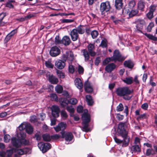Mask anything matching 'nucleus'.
<instances>
[{"mask_svg": "<svg viewBox=\"0 0 157 157\" xmlns=\"http://www.w3.org/2000/svg\"><path fill=\"white\" fill-rule=\"evenodd\" d=\"M123 109L124 107L122 104L120 103L117 107V110L118 112L121 111L123 110Z\"/></svg>", "mask_w": 157, "mask_h": 157, "instance_id": "51", "label": "nucleus"}, {"mask_svg": "<svg viewBox=\"0 0 157 157\" xmlns=\"http://www.w3.org/2000/svg\"><path fill=\"white\" fill-rule=\"evenodd\" d=\"M155 154V153L152 148L147 149L146 150V155L147 156H149L151 155H154Z\"/></svg>", "mask_w": 157, "mask_h": 157, "instance_id": "33", "label": "nucleus"}, {"mask_svg": "<svg viewBox=\"0 0 157 157\" xmlns=\"http://www.w3.org/2000/svg\"><path fill=\"white\" fill-rule=\"evenodd\" d=\"M111 19L113 20V22L115 23V24L118 23L119 20H117V18L114 16H112L111 17Z\"/></svg>", "mask_w": 157, "mask_h": 157, "instance_id": "60", "label": "nucleus"}, {"mask_svg": "<svg viewBox=\"0 0 157 157\" xmlns=\"http://www.w3.org/2000/svg\"><path fill=\"white\" fill-rule=\"evenodd\" d=\"M110 61H112V59L111 57L106 58L103 61V65H105L107 64Z\"/></svg>", "mask_w": 157, "mask_h": 157, "instance_id": "52", "label": "nucleus"}, {"mask_svg": "<svg viewBox=\"0 0 157 157\" xmlns=\"http://www.w3.org/2000/svg\"><path fill=\"white\" fill-rule=\"evenodd\" d=\"M60 133L62 135V138H64L66 141L69 142L72 140L73 136L71 132L62 131Z\"/></svg>", "mask_w": 157, "mask_h": 157, "instance_id": "10", "label": "nucleus"}, {"mask_svg": "<svg viewBox=\"0 0 157 157\" xmlns=\"http://www.w3.org/2000/svg\"><path fill=\"white\" fill-rule=\"evenodd\" d=\"M123 81L127 84H131L132 83L133 78L132 77L126 78Z\"/></svg>", "mask_w": 157, "mask_h": 157, "instance_id": "32", "label": "nucleus"}, {"mask_svg": "<svg viewBox=\"0 0 157 157\" xmlns=\"http://www.w3.org/2000/svg\"><path fill=\"white\" fill-rule=\"evenodd\" d=\"M18 138H20L21 140V145L23 144L25 145H28L29 144V141L25 139L26 137V135L25 133L21 132L17 135Z\"/></svg>", "mask_w": 157, "mask_h": 157, "instance_id": "12", "label": "nucleus"}, {"mask_svg": "<svg viewBox=\"0 0 157 157\" xmlns=\"http://www.w3.org/2000/svg\"><path fill=\"white\" fill-rule=\"evenodd\" d=\"M112 61L115 62L118 61L119 62L122 61L124 60L125 57L122 56L119 50H115L114 52L113 56L111 57Z\"/></svg>", "mask_w": 157, "mask_h": 157, "instance_id": "4", "label": "nucleus"}, {"mask_svg": "<svg viewBox=\"0 0 157 157\" xmlns=\"http://www.w3.org/2000/svg\"><path fill=\"white\" fill-rule=\"evenodd\" d=\"M135 2L134 1H131L128 3V6L130 9L132 8L135 6Z\"/></svg>", "mask_w": 157, "mask_h": 157, "instance_id": "54", "label": "nucleus"}, {"mask_svg": "<svg viewBox=\"0 0 157 157\" xmlns=\"http://www.w3.org/2000/svg\"><path fill=\"white\" fill-rule=\"evenodd\" d=\"M66 109L70 113V116H72V114H73L74 112V109L73 108L72 106H67L66 107Z\"/></svg>", "mask_w": 157, "mask_h": 157, "instance_id": "41", "label": "nucleus"}, {"mask_svg": "<svg viewBox=\"0 0 157 157\" xmlns=\"http://www.w3.org/2000/svg\"><path fill=\"white\" fill-rule=\"evenodd\" d=\"M45 65L48 68H53L54 67V65L52 63V61L50 60L45 62Z\"/></svg>", "mask_w": 157, "mask_h": 157, "instance_id": "37", "label": "nucleus"}, {"mask_svg": "<svg viewBox=\"0 0 157 157\" xmlns=\"http://www.w3.org/2000/svg\"><path fill=\"white\" fill-rule=\"evenodd\" d=\"M25 129L27 133L29 134H31L33 132V128L30 124H27Z\"/></svg>", "mask_w": 157, "mask_h": 157, "instance_id": "26", "label": "nucleus"}, {"mask_svg": "<svg viewBox=\"0 0 157 157\" xmlns=\"http://www.w3.org/2000/svg\"><path fill=\"white\" fill-rule=\"evenodd\" d=\"M82 55L85 58V60L87 61L89 59L90 56L88 52L86 49H83L82 51Z\"/></svg>", "mask_w": 157, "mask_h": 157, "instance_id": "27", "label": "nucleus"}, {"mask_svg": "<svg viewBox=\"0 0 157 157\" xmlns=\"http://www.w3.org/2000/svg\"><path fill=\"white\" fill-rule=\"evenodd\" d=\"M62 43L65 45H68L70 44L71 41L69 37L67 36H66L62 38Z\"/></svg>", "mask_w": 157, "mask_h": 157, "instance_id": "22", "label": "nucleus"}, {"mask_svg": "<svg viewBox=\"0 0 157 157\" xmlns=\"http://www.w3.org/2000/svg\"><path fill=\"white\" fill-rule=\"evenodd\" d=\"M50 109L52 115L54 117L57 118L59 117L60 109L58 106L55 105H53Z\"/></svg>", "mask_w": 157, "mask_h": 157, "instance_id": "9", "label": "nucleus"}, {"mask_svg": "<svg viewBox=\"0 0 157 157\" xmlns=\"http://www.w3.org/2000/svg\"><path fill=\"white\" fill-rule=\"evenodd\" d=\"M82 122H89L90 120V115L86 112L84 113L82 115Z\"/></svg>", "mask_w": 157, "mask_h": 157, "instance_id": "21", "label": "nucleus"}, {"mask_svg": "<svg viewBox=\"0 0 157 157\" xmlns=\"http://www.w3.org/2000/svg\"><path fill=\"white\" fill-rule=\"evenodd\" d=\"M68 70L70 73L71 74H73L75 71V68L73 65H70L68 67Z\"/></svg>", "mask_w": 157, "mask_h": 157, "instance_id": "49", "label": "nucleus"}, {"mask_svg": "<svg viewBox=\"0 0 157 157\" xmlns=\"http://www.w3.org/2000/svg\"><path fill=\"white\" fill-rule=\"evenodd\" d=\"M116 68L115 65L112 63L108 64L105 68V70L108 73L111 72Z\"/></svg>", "mask_w": 157, "mask_h": 157, "instance_id": "19", "label": "nucleus"}, {"mask_svg": "<svg viewBox=\"0 0 157 157\" xmlns=\"http://www.w3.org/2000/svg\"><path fill=\"white\" fill-rule=\"evenodd\" d=\"M136 24V29L137 31L141 32V30L143 29V26L145 24L144 21L143 19H136L134 22Z\"/></svg>", "mask_w": 157, "mask_h": 157, "instance_id": "6", "label": "nucleus"}, {"mask_svg": "<svg viewBox=\"0 0 157 157\" xmlns=\"http://www.w3.org/2000/svg\"><path fill=\"white\" fill-rule=\"evenodd\" d=\"M127 124L126 122H120L118 125L117 132L123 138L122 140L117 138L116 136L114 137L115 142L118 144L122 143L123 147L127 146L129 142V138L128 136L127 132L125 129L127 126Z\"/></svg>", "mask_w": 157, "mask_h": 157, "instance_id": "1", "label": "nucleus"}, {"mask_svg": "<svg viewBox=\"0 0 157 157\" xmlns=\"http://www.w3.org/2000/svg\"><path fill=\"white\" fill-rule=\"evenodd\" d=\"M56 73L58 77L60 78H64V74L61 71L57 70Z\"/></svg>", "mask_w": 157, "mask_h": 157, "instance_id": "45", "label": "nucleus"}, {"mask_svg": "<svg viewBox=\"0 0 157 157\" xmlns=\"http://www.w3.org/2000/svg\"><path fill=\"white\" fill-rule=\"evenodd\" d=\"M55 43L56 44H60L62 43V40L59 39L58 36H56L55 38Z\"/></svg>", "mask_w": 157, "mask_h": 157, "instance_id": "56", "label": "nucleus"}, {"mask_svg": "<svg viewBox=\"0 0 157 157\" xmlns=\"http://www.w3.org/2000/svg\"><path fill=\"white\" fill-rule=\"evenodd\" d=\"M14 151L13 149L7 150L6 152H0V156L1 157H11Z\"/></svg>", "mask_w": 157, "mask_h": 157, "instance_id": "14", "label": "nucleus"}, {"mask_svg": "<svg viewBox=\"0 0 157 157\" xmlns=\"http://www.w3.org/2000/svg\"><path fill=\"white\" fill-rule=\"evenodd\" d=\"M133 91L130 90L127 87H119L117 89L116 91L117 94L126 100H130L132 97L131 94Z\"/></svg>", "mask_w": 157, "mask_h": 157, "instance_id": "2", "label": "nucleus"}, {"mask_svg": "<svg viewBox=\"0 0 157 157\" xmlns=\"http://www.w3.org/2000/svg\"><path fill=\"white\" fill-rule=\"evenodd\" d=\"M69 103V101L66 99H64L62 101L61 103V105L62 107H64L66 106L67 104Z\"/></svg>", "mask_w": 157, "mask_h": 157, "instance_id": "47", "label": "nucleus"}, {"mask_svg": "<svg viewBox=\"0 0 157 157\" xmlns=\"http://www.w3.org/2000/svg\"><path fill=\"white\" fill-rule=\"evenodd\" d=\"M6 15V14L5 13H2L0 14V26L4 25V23L2 21V20Z\"/></svg>", "mask_w": 157, "mask_h": 157, "instance_id": "40", "label": "nucleus"}, {"mask_svg": "<svg viewBox=\"0 0 157 157\" xmlns=\"http://www.w3.org/2000/svg\"><path fill=\"white\" fill-rule=\"evenodd\" d=\"M55 90L57 93L60 94L63 91V88L61 86L58 85L55 87Z\"/></svg>", "mask_w": 157, "mask_h": 157, "instance_id": "38", "label": "nucleus"}, {"mask_svg": "<svg viewBox=\"0 0 157 157\" xmlns=\"http://www.w3.org/2000/svg\"><path fill=\"white\" fill-rule=\"evenodd\" d=\"M13 150L14 151H15L16 153V154L15 155V157H19L17 156V154L19 155H21L27 153V149L26 148H25L23 149H18L17 150L13 149Z\"/></svg>", "mask_w": 157, "mask_h": 157, "instance_id": "20", "label": "nucleus"}, {"mask_svg": "<svg viewBox=\"0 0 157 157\" xmlns=\"http://www.w3.org/2000/svg\"><path fill=\"white\" fill-rule=\"evenodd\" d=\"M40 119L42 121H43L45 118V114L43 113H42L40 114Z\"/></svg>", "mask_w": 157, "mask_h": 157, "instance_id": "64", "label": "nucleus"}, {"mask_svg": "<svg viewBox=\"0 0 157 157\" xmlns=\"http://www.w3.org/2000/svg\"><path fill=\"white\" fill-rule=\"evenodd\" d=\"M55 66L57 68L62 69L65 67V63L64 61L59 59L55 62Z\"/></svg>", "mask_w": 157, "mask_h": 157, "instance_id": "17", "label": "nucleus"}, {"mask_svg": "<svg viewBox=\"0 0 157 157\" xmlns=\"http://www.w3.org/2000/svg\"><path fill=\"white\" fill-rule=\"evenodd\" d=\"M27 124V123H22L18 127L19 130L21 131L24 129H26Z\"/></svg>", "mask_w": 157, "mask_h": 157, "instance_id": "42", "label": "nucleus"}, {"mask_svg": "<svg viewBox=\"0 0 157 157\" xmlns=\"http://www.w3.org/2000/svg\"><path fill=\"white\" fill-rule=\"evenodd\" d=\"M62 59L65 61H72L74 59V56L72 52L70 51H67L65 54L63 55L62 57Z\"/></svg>", "mask_w": 157, "mask_h": 157, "instance_id": "8", "label": "nucleus"}, {"mask_svg": "<svg viewBox=\"0 0 157 157\" xmlns=\"http://www.w3.org/2000/svg\"><path fill=\"white\" fill-rule=\"evenodd\" d=\"M78 72L79 74H83L84 72L83 68L81 66L79 65L78 67Z\"/></svg>", "mask_w": 157, "mask_h": 157, "instance_id": "57", "label": "nucleus"}, {"mask_svg": "<svg viewBox=\"0 0 157 157\" xmlns=\"http://www.w3.org/2000/svg\"><path fill=\"white\" fill-rule=\"evenodd\" d=\"M111 8L110 3L108 1L102 2L100 5V10L102 14L104 12H107Z\"/></svg>", "mask_w": 157, "mask_h": 157, "instance_id": "5", "label": "nucleus"}, {"mask_svg": "<svg viewBox=\"0 0 157 157\" xmlns=\"http://www.w3.org/2000/svg\"><path fill=\"white\" fill-rule=\"evenodd\" d=\"M124 66L129 68H132L134 66L133 62L131 60L125 61L124 63Z\"/></svg>", "mask_w": 157, "mask_h": 157, "instance_id": "25", "label": "nucleus"}, {"mask_svg": "<svg viewBox=\"0 0 157 157\" xmlns=\"http://www.w3.org/2000/svg\"><path fill=\"white\" fill-rule=\"evenodd\" d=\"M92 37L93 39H95L96 38L98 35V32L95 30L93 31L91 33Z\"/></svg>", "mask_w": 157, "mask_h": 157, "instance_id": "43", "label": "nucleus"}, {"mask_svg": "<svg viewBox=\"0 0 157 157\" xmlns=\"http://www.w3.org/2000/svg\"><path fill=\"white\" fill-rule=\"evenodd\" d=\"M10 139V136L9 135H5L4 136V141L6 143L9 142Z\"/></svg>", "mask_w": 157, "mask_h": 157, "instance_id": "50", "label": "nucleus"}, {"mask_svg": "<svg viewBox=\"0 0 157 157\" xmlns=\"http://www.w3.org/2000/svg\"><path fill=\"white\" fill-rule=\"evenodd\" d=\"M48 80L52 83L54 84H56L58 81V79L53 75L50 76L48 77Z\"/></svg>", "mask_w": 157, "mask_h": 157, "instance_id": "28", "label": "nucleus"}, {"mask_svg": "<svg viewBox=\"0 0 157 157\" xmlns=\"http://www.w3.org/2000/svg\"><path fill=\"white\" fill-rule=\"evenodd\" d=\"M38 146L43 153L47 151L51 147V145L50 144L44 143L43 142H40L38 143Z\"/></svg>", "mask_w": 157, "mask_h": 157, "instance_id": "7", "label": "nucleus"}, {"mask_svg": "<svg viewBox=\"0 0 157 157\" xmlns=\"http://www.w3.org/2000/svg\"><path fill=\"white\" fill-rule=\"evenodd\" d=\"M144 34L150 40L155 41L157 40V37H155L151 34H147V33H145Z\"/></svg>", "mask_w": 157, "mask_h": 157, "instance_id": "36", "label": "nucleus"}, {"mask_svg": "<svg viewBox=\"0 0 157 157\" xmlns=\"http://www.w3.org/2000/svg\"><path fill=\"white\" fill-rule=\"evenodd\" d=\"M99 46L102 48H106L107 46L106 40L105 39L102 40Z\"/></svg>", "mask_w": 157, "mask_h": 157, "instance_id": "44", "label": "nucleus"}, {"mask_svg": "<svg viewBox=\"0 0 157 157\" xmlns=\"http://www.w3.org/2000/svg\"><path fill=\"white\" fill-rule=\"evenodd\" d=\"M148 104L147 103H144L141 105V108L144 110H147L148 108Z\"/></svg>", "mask_w": 157, "mask_h": 157, "instance_id": "59", "label": "nucleus"}, {"mask_svg": "<svg viewBox=\"0 0 157 157\" xmlns=\"http://www.w3.org/2000/svg\"><path fill=\"white\" fill-rule=\"evenodd\" d=\"M87 48L89 53L91 56H94L96 55V53L94 51L95 49L94 44H89L87 46Z\"/></svg>", "mask_w": 157, "mask_h": 157, "instance_id": "16", "label": "nucleus"}, {"mask_svg": "<svg viewBox=\"0 0 157 157\" xmlns=\"http://www.w3.org/2000/svg\"><path fill=\"white\" fill-rule=\"evenodd\" d=\"M88 122H82V124L83 126L82 128V130L86 132H88L89 131V128H88Z\"/></svg>", "mask_w": 157, "mask_h": 157, "instance_id": "30", "label": "nucleus"}, {"mask_svg": "<svg viewBox=\"0 0 157 157\" xmlns=\"http://www.w3.org/2000/svg\"><path fill=\"white\" fill-rule=\"evenodd\" d=\"M51 99L52 100L57 101L58 100V98L56 95L55 94H51L50 95Z\"/></svg>", "mask_w": 157, "mask_h": 157, "instance_id": "55", "label": "nucleus"}, {"mask_svg": "<svg viewBox=\"0 0 157 157\" xmlns=\"http://www.w3.org/2000/svg\"><path fill=\"white\" fill-rule=\"evenodd\" d=\"M123 4L122 0H115V6L117 9L119 10L121 9L122 7Z\"/></svg>", "mask_w": 157, "mask_h": 157, "instance_id": "24", "label": "nucleus"}, {"mask_svg": "<svg viewBox=\"0 0 157 157\" xmlns=\"http://www.w3.org/2000/svg\"><path fill=\"white\" fill-rule=\"evenodd\" d=\"M30 121L31 122L34 123L37 121L36 117L35 116H33L30 117Z\"/></svg>", "mask_w": 157, "mask_h": 157, "instance_id": "61", "label": "nucleus"}, {"mask_svg": "<svg viewBox=\"0 0 157 157\" xmlns=\"http://www.w3.org/2000/svg\"><path fill=\"white\" fill-rule=\"evenodd\" d=\"M61 137V136L59 134H54L51 136V140H56Z\"/></svg>", "mask_w": 157, "mask_h": 157, "instance_id": "46", "label": "nucleus"}, {"mask_svg": "<svg viewBox=\"0 0 157 157\" xmlns=\"http://www.w3.org/2000/svg\"><path fill=\"white\" fill-rule=\"evenodd\" d=\"M42 138L44 141H50L51 140V136L49 135L46 134L42 135Z\"/></svg>", "mask_w": 157, "mask_h": 157, "instance_id": "34", "label": "nucleus"}, {"mask_svg": "<svg viewBox=\"0 0 157 157\" xmlns=\"http://www.w3.org/2000/svg\"><path fill=\"white\" fill-rule=\"evenodd\" d=\"M154 26V24L153 23L151 22L150 23L149 25L147 27V32H150L151 30L152 27Z\"/></svg>", "mask_w": 157, "mask_h": 157, "instance_id": "53", "label": "nucleus"}, {"mask_svg": "<svg viewBox=\"0 0 157 157\" xmlns=\"http://www.w3.org/2000/svg\"><path fill=\"white\" fill-rule=\"evenodd\" d=\"M55 118H56L54 117L52 118H51V126H53L55 125L56 121V119Z\"/></svg>", "mask_w": 157, "mask_h": 157, "instance_id": "63", "label": "nucleus"}, {"mask_svg": "<svg viewBox=\"0 0 157 157\" xmlns=\"http://www.w3.org/2000/svg\"><path fill=\"white\" fill-rule=\"evenodd\" d=\"M145 3L142 1H140L139 2L138 5V7L139 9L143 11L145 7Z\"/></svg>", "mask_w": 157, "mask_h": 157, "instance_id": "31", "label": "nucleus"}, {"mask_svg": "<svg viewBox=\"0 0 157 157\" xmlns=\"http://www.w3.org/2000/svg\"><path fill=\"white\" fill-rule=\"evenodd\" d=\"M75 83L76 87L80 90L81 92H82L83 85L81 79L78 78H76L75 80Z\"/></svg>", "mask_w": 157, "mask_h": 157, "instance_id": "18", "label": "nucleus"}, {"mask_svg": "<svg viewBox=\"0 0 157 157\" xmlns=\"http://www.w3.org/2000/svg\"><path fill=\"white\" fill-rule=\"evenodd\" d=\"M61 116L63 120H65L68 117V115L66 112L64 110H62L61 111Z\"/></svg>", "mask_w": 157, "mask_h": 157, "instance_id": "39", "label": "nucleus"}, {"mask_svg": "<svg viewBox=\"0 0 157 157\" xmlns=\"http://www.w3.org/2000/svg\"><path fill=\"white\" fill-rule=\"evenodd\" d=\"M66 126L67 125L65 123L62 122L59 123L57 126L54 128L57 132L61 130L63 131V130L66 128Z\"/></svg>", "mask_w": 157, "mask_h": 157, "instance_id": "15", "label": "nucleus"}, {"mask_svg": "<svg viewBox=\"0 0 157 157\" xmlns=\"http://www.w3.org/2000/svg\"><path fill=\"white\" fill-rule=\"evenodd\" d=\"M147 17L149 19H151L153 17V13L149 11V12L147 14Z\"/></svg>", "mask_w": 157, "mask_h": 157, "instance_id": "62", "label": "nucleus"}, {"mask_svg": "<svg viewBox=\"0 0 157 157\" xmlns=\"http://www.w3.org/2000/svg\"><path fill=\"white\" fill-rule=\"evenodd\" d=\"M138 13V11L136 10H132L130 12H127V14H128L129 16L130 17H132L136 15Z\"/></svg>", "mask_w": 157, "mask_h": 157, "instance_id": "35", "label": "nucleus"}, {"mask_svg": "<svg viewBox=\"0 0 157 157\" xmlns=\"http://www.w3.org/2000/svg\"><path fill=\"white\" fill-rule=\"evenodd\" d=\"M69 101V103H70L72 105H75L77 102V100L75 98H72L70 99Z\"/></svg>", "mask_w": 157, "mask_h": 157, "instance_id": "48", "label": "nucleus"}, {"mask_svg": "<svg viewBox=\"0 0 157 157\" xmlns=\"http://www.w3.org/2000/svg\"><path fill=\"white\" fill-rule=\"evenodd\" d=\"M84 33L83 27L81 25L78 26L77 28L74 29L71 31L70 33L71 40L73 41L77 40L79 38L78 33L82 34Z\"/></svg>", "mask_w": 157, "mask_h": 157, "instance_id": "3", "label": "nucleus"}, {"mask_svg": "<svg viewBox=\"0 0 157 157\" xmlns=\"http://www.w3.org/2000/svg\"><path fill=\"white\" fill-rule=\"evenodd\" d=\"M131 149L132 154L134 152H140L141 151L140 145L139 144H136L132 146L131 147Z\"/></svg>", "mask_w": 157, "mask_h": 157, "instance_id": "23", "label": "nucleus"}, {"mask_svg": "<svg viewBox=\"0 0 157 157\" xmlns=\"http://www.w3.org/2000/svg\"><path fill=\"white\" fill-rule=\"evenodd\" d=\"M18 139L15 137L11 139V143L13 145L16 147H18L21 145V140L20 138H18Z\"/></svg>", "mask_w": 157, "mask_h": 157, "instance_id": "13", "label": "nucleus"}, {"mask_svg": "<svg viewBox=\"0 0 157 157\" xmlns=\"http://www.w3.org/2000/svg\"><path fill=\"white\" fill-rule=\"evenodd\" d=\"M86 99L89 105H93V101L91 96L89 95H86Z\"/></svg>", "mask_w": 157, "mask_h": 157, "instance_id": "29", "label": "nucleus"}, {"mask_svg": "<svg viewBox=\"0 0 157 157\" xmlns=\"http://www.w3.org/2000/svg\"><path fill=\"white\" fill-rule=\"evenodd\" d=\"M60 53V49L56 46L52 47L49 52L50 55L52 57H56L58 56Z\"/></svg>", "mask_w": 157, "mask_h": 157, "instance_id": "11", "label": "nucleus"}, {"mask_svg": "<svg viewBox=\"0 0 157 157\" xmlns=\"http://www.w3.org/2000/svg\"><path fill=\"white\" fill-rule=\"evenodd\" d=\"M146 117V114L145 113H144L142 114H141L139 115V116H138L137 118V120L138 121H139L140 120L145 118Z\"/></svg>", "mask_w": 157, "mask_h": 157, "instance_id": "58", "label": "nucleus"}]
</instances>
